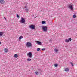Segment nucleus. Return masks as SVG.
Instances as JSON below:
<instances>
[{
    "label": "nucleus",
    "mask_w": 77,
    "mask_h": 77,
    "mask_svg": "<svg viewBox=\"0 0 77 77\" xmlns=\"http://www.w3.org/2000/svg\"><path fill=\"white\" fill-rule=\"evenodd\" d=\"M39 74V73L38 72V71H37V72H36L35 73V75H38Z\"/></svg>",
    "instance_id": "a211bd4d"
},
{
    "label": "nucleus",
    "mask_w": 77,
    "mask_h": 77,
    "mask_svg": "<svg viewBox=\"0 0 77 77\" xmlns=\"http://www.w3.org/2000/svg\"><path fill=\"white\" fill-rule=\"evenodd\" d=\"M25 11H26L27 12H28V9H27V8L25 9Z\"/></svg>",
    "instance_id": "a878e982"
},
{
    "label": "nucleus",
    "mask_w": 77,
    "mask_h": 77,
    "mask_svg": "<svg viewBox=\"0 0 77 77\" xmlns=\"http://www.w3.org/2000/svg\"><path fill=\"white\" fill-rule=\"evenodd\" d=\"M73 18H75L77 17V16L75 14H74L73 16Z\"/></svg>",
    "instance_id": "6ab92c4d"
},
{
    "label": "nucleus",
    "mask_w": 77,
    "mask_h": 77,
    "mask_svg": "<svg viewBox=\"0 0 77 77\" xmlns=\"http://www.w3.org/2000/svg\"><path fill=\"white\" fill-rule=\"evenodd\" d=\"M41 23L42 24H46V21L43 20L42 22Z\"/></svg>",
    "instance_id": "9b49d317"
},
{
    "label": "nucleus",
    "mask_w": 77,
    "mask_h": 77,
    "mask_svg": "<svg viewBox=\"0 0 77 77\" xmlns=\"http://www.w3.org/2000/svg\"><path fill=\"white\" fill-rule=\"evenodd\" d=\"M48 27L47 26H42V29L43 31V32H47V29H48Z\"/></svg>",
    "instance_id": "7ed1b4c3"
},
{
    "label": "nucleus",
    "mask_w": 77,
    "mask_h": 77,
    "mask_svg": "<svg viewBox=\"0 0 77 77\" xmlns=\"http://www.w3.org/2000/svg\"><path fill=\"white\" fill-rule=\"evenodd\" d=\"M69 71V69L68 68H66L65 70V71Z\"/></svg>",
    "instance_id": "4468645a"
},
{
    "label": "nucleus",
    "mask_w": 77,
    "mask_h": 77,
    "mask_svg": "<svg viewBox=\"0 0 77 77\" xmlns=\"http://www.w3.org/2000/svg\"><path fill=\"white\" fill-rule=\"evenodd\" d=\"M4 50L5 53H7V52H8V50L7 48L5 49Z\"/></svg>",
    "instance_id": "f3484780"
},
{
    "label": "nucleus",
    "mask_w": 77,
    "mask_h": 77,
    "mask_svg": "<svg viewBox=\"0 0 77 77\" xmlns=\"http://www.w3.org/2000/svg\"><path fill=\"white\" fill-rule=\"evenodd\" d=\"M40 50V48H38L37 49V51H39Z\"/></svg>",
    "instance_id": "5701e85b"
},
{
    "label": "nucleus",
    "mask_w": 77,
    "mask_h": 77,
    "mask_svg": "<svg viewBox=\"0 0 77 77\" xmlns=\"http://www.w3.org/2000/svg\"><path fill=\"white\" fill-rule=\"evenodd\" d=\"M26 45L27 47H32V44L30 42H27L26 44Z\"/></svg>",
    "instance_id": "f03ea898"
},
{
    "label": "nucleus",
    "mask_w": 77,
    "mask_h": 77,
    "mask_svg": "<svg viewBox=\"0 0 77 77\" xmlns=\"http://www.w3.org/2000/svg\"><path fill=\"white\" fill-rule=\"evenodd\" d=\"M36 42L37 44L38 45H42V42L41 41H36Z\"/></svg>",
    "instance_id": "6e6552de"
},
{
    "label": "nucleus",
    "mask_w": 77,
    "mask_h": 77,
    "mask_svg": "<svg viewBox=\"0 0 77 77\" xmlns=\"http://www.w3.org/2000/svg\"><path fill=\"white\" fill-rule=\"evenodd\" d=\"M29 28H31L32 30H34L35 29V26L33 25H31L29 26Z\"/></svg>",
    "instance_id": "39448f33"
},
{
    "label": "nucleus",
    "mask_w": 77,
    "mask_h": 77,
    "mask_svg": "<svg viewBox=\"0 0 77 77\" xmlns=\"http://www.w3.org/2000/svg\"><path fill=\"white\" fill-rule=\"evenodd\" d=\"M0 3L4 4V3H5V1L4 0H1L0 1Z\"/></svg>",
    "instance_id": "1a4fd4ad"
},
{
    "label": "nucleus",
    "mask_w": 77,
    "mask_h": 77,
    "mask_svg": "<svg viewBox=\"0 0 77 77\" xmlns=\"http://www.w3.org/2000/svg\"><path fill=\"white\" fill-rule=\"evenodd\" d=\"M68 8L70 9H71L72 11H73V6L71 4H69L68 5Z\"/></svg>",
    "instance_id": "423d86ee"
},
{
    "label": "nucleus",
    "mask_w": 77,
    "mask_h": 77,
    "mask_svg": "<svg viewBox=\"0 0 77 77\" xmlns=\"http://www.w3.org/2000/svg\"><path fill=\"white\" fill-rule=\"evenodd\" d=\"M25 8H27V6H25Z\"/></svg>",
    "instance_id": "c85d7f7f"
},
{
    "label": "nucleus",
    "mask_w": 77,
    "mask_h": 77,
    "mask_svg": "<svg viewBox=\"0 0 77 77\" xmlns=\"http://www.w3.org/2000/svg\"><path fill=\"white\" fill-rule=\"evenodd\" d=\"M1 44H2V43H1V42H0V45Z\"/></svg>",
    "instance_id": "c756f323"
},
{
    "label": "nucleus",
    "mask_w": 77,
    "mask_h": 77,
    "mask_svg": "<svg viewBox=\"0 0 77 77\" xmlns=\"http://www.w3.org/2000/svg\"><path fill=\"white\" fill-rule=\"evenodd\" d=\"M16 15H17V18H19V17H20V16H19L18 14H16Z\"/></svg>",
    "instance_id": "b1692460"
},
{
    "label": "nucleus",
    "mask_w": 77,
    "mask_h": 77,
    "mask_svg": "<svg viewBox=\"0 0 77 77\" xmlns=\"http://www.w3.org/2000/svg\"><path fill=\"white\" fill-rule=\"evenodd\" d=\"M49 42H51V40H50L49 41Z\"/></svg>",
    "instance_id": "cd10ccee"
},
{
    "label": "nucleus",
    "mask_w": 77,
    "mask_h": 77,
    "mask_svg": "<svg viewBox=\"0 0 77 77\" xmlns=\"http://www.w3.org/2000/svg\"><path fill=\"white\" fill-rule=\"evenodd\" d=\"M4 19H5V20L6 21H7V20H6V17H4Z\"/></svg>",
    "instance_id": "bb28decb"
},
{
    "label": "nucleus",
    "mask_w": 77,
    "mask_h": 77,
    "mask_svg": "<svg viewBox=\"0 0 77 77\" xmlns=\"http://www.w3.org/2000/svg\"><path fill=\"white\" fill-rule=\"evenodd\" d=\"M41 50H42L43 51H44L45 50V48H43L41 49Z\"/></svg>",
    "instance_id": "393cba45"
},
{
    "label": "nucleus",
    "mask_w": 77,
    "mask_h": 77,
    "mask_svg": "<svg viewBox=\"0 0 77 77\" xmlns=\"http://www.w3.org/2000/svg\"><path fill=\"white\" fill-rule=\"evenodd\" d=\"M37 72H38L40 74L42 72V70L41 69H38Z\"/></svg>",
    "instance_id": "9d476101"
},
{
    "label": "nucleus",
    "mask_w": 77,
    "mask_h": 77,
    "mask_svg": "<svg viewBox=\"0 0 77 77\" xmlns=\"http://www.w3.org/2000/svg\"><path fill=\"white\" fill-rule=\"evenodd\" d=\"M14 57L15 58H17L18 57V55L17 54H16L14 55Z\"/></svg>",
    "instance_id": "f8f14e48"
},
{
    "label": "nucleus",
    "mask_w": 77,
    "mask_h": 77,
    "mask_svg": "<svg viewBox=\"0 0 77 77\" xmlns=\"http://www.w3.org/2000/svg\"><path fill=\"white\" fill-rule=\"evenodd\" d=\"M71 40H72L71 38H69L68 39H66L65 40V42H69V41H71Z\"/></svg>",
    "instance_id": "0eeeda50"
},
{
    "label": "nucleus",
    "mask_w": 77,
    "mask_h": 77,
    "mask_svg": "<svg viewBox=\"0 0 77 77\" xmlns=\"http://www.w3.org/2000/svg\"><path fill=\"white\" fill-rule=\"evenodd\" d=\"M27 55L28 56V57H29V58H32V54L31 52H28Z\"/></svg>",
    "instance_id": "20e7f679"
},
{
    "label": "nucleus",
    "mask_w": 77,
    "mask_h": 77,
    "mask_svg": "<svg viewBox=\"0 0 77 77\" xmlns=\"http://www.w3.org/2000/svg\"><path fill=\"white\" fill-rule=\"evenodd\" d=\"M54 66L55 67H56V68L58 66V65L57 64H54Z\"/></svg>",
    "instance_id": "aec40b11"
},
{
    "label": "nucleus",
    "mask_w": 77,
    "mask_h": 77,
    "mask_svg": "<svg viewBox=\"0 0 77 77\" xmlns=\"http://www.w3.org/2000/svg\"><path fill=\"white\" fill-rule=\"evenodd\" d=\"M3 35V32H0V36H2V35Z\"/></svg>",
    "instance_id": "2eb2a0df"
},
{
    "label": "nucleus",
    "mask_w": 77,
    "mask_h": 77,
    "mask_svg": "<svg viewBox=\"0 0 77 77\" xmlns=\"http://www.w3.org/2000/svg\"><path fill=\"white\" fill-rule=\"evenodd\" d=\"M27 61L28 62H30V61H31V59L28 58L27 59Z\"/></svg>",
    "instance_id": "412c9836"
},
{
    "label": "nucleus",
    "mask_w": 77,
    "mask_h": 77,
    "mask_svg": "<svg viewBox=\"0 0 77 77\" xmlns=\"http://www.w3.org/2000/svg\"><path fill=\"white\" fill-rule=\"evenodd\" d=\"M54 50L56 53H57V52H58V51H59V50L57 49V48L54 49Z\"/></svg>",
    "instance_id": "ddd939ff"
},
{
    "label": "nucleus",
    "mask_w": 77,
    "mask_h": 77,
    "mask_svg": "<svg viewBox=\"0 0 77 77\" xmlns=\"http://www.w3.org/2000/svg\"><path fill=\"white\" fill-rule=\"evenodd\" d=\"M26 21V20L24 18H23V17L21 18V20H20L19 22L20 23H22V24H25V22Z\"/></svg>",
    "instance_id": "f257e3e1"
},
{
    "label": "nucleus",
    "mask_w": 77,
    "mask_h": 77,
    "mask_svg": "<svg viewBox=\"0 0 77 77\" xmlns=\"http://www.w3.org/2000/svg\"><path fill=\"white\" fill-rule=\"evenodd\" d=\"M23 38V36H20L19 38V40H21V39Z\"/></svg>",
    "instance_id": "dca6fc26"
},
{
    "label": "nucleus",
    "mask_w": 77,
    "mask_h": 77,
    "mask_svg": "<svg viewBox=\"0 0 77 77\" xmlns=\"http://www.w3.org/2000/svg\"><path fill=\"white\" fill-rule=\"evenodd\" d=\"M70 63L72 66H74V64L70 62Z\"/></svg>",
    "instance_id": "4be33fe9"
}]
</instances>
